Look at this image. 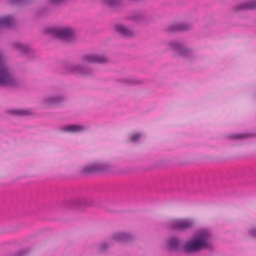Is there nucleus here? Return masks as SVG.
<instances>
[{"mask_svg":"<svg viewBox=\"0 0 256 256\" xmlns=\"http://www.w3.org/2000/svg\"><path fill=\"white\" fill-rule=\"evenodd\" d=\"M104 3L110 8H114L116 10L124 5V0H104Z\"/></svg>","mask_w":256,"mask_h":256,"instance_id":"nucleus-18","label":"nucleus"},{"mask_svg":"<svg viewBox=\"0 0 256 256\" xmlns=\"http://www.w3.org/2000/svg\"><path fill=\"white\" fill-rule=\"evenodd\" d=\"M171 230L186 232L192 230L194 226V220L189 218H180L171 220L168 224Z\"/></svg>","mask_w":256,"mask_h":256,"instance_id":"nucleus-5","label":"nucleus"},{"mask_svg":"<svg viewBox=\"0 0 256 256\" xmlns=\"http://www.w3.org/2000/svg\"><path fill=\"white\" fill-rule=\"evenodd\" d=\"M84 130L85 127L84 126L76 124H69L60 128V130L62 132L70 133L78 132Z\"/></svg>","mask_w":256,"mask_h":256,"instance_id":"nucleus-16","label":"nucleus"},{"mask_svg":"<svg viewBox=\"0 0 256 256\" xmlns=\"http://www.w3.org/2000/svg\"><path fill=\"white\" fill-rule=\"evenodd\" d=\"M127 19L140 24H146L152 19V14L144 10L134 12L127 17Z\"/></svg>","mask_w":256,"mask_h":256,"instance_id":"nucleus-8","label":"nucleus"},{"mask_svg":"<svg viewBox=\"0 0 256 256\" xmlns=\"http://www.w3.org/2000/svg\"><path fill=\"white\" fill-rule=\"evenodd\" d=\"M110 246V242H106L103 244L102 246L99 248L98 250L100 252H106L108 248H109Z\"/></svg>","mask_w":256,"mask_h":256,"instance_id":"nucleus-26","label":"nucleus"},{"mask_svg":"<svg viewBox=\"0 0 256 256\" xmlns=\"http://www.w3.org/2000/svg\"><path fill=\"white\" fill-rule=\"evenodd\" d=\"M250 134H232L228 136V138L232 140H240L250 137Z\"/></svg>","mask_w":256,"mask_h":256,"instance_id":"nucleus-24","label":"nucleus"},{"mask_svg":"<svg viewBox=\"0 0 256 256\" xmlns=\"http://www.w3.org/2000/svg\"><path fill=\"white\" fill-rule=\"evenodd\" d=\"M256 9V1L248 2L242 3L234 8L236 12L242 10H253Z\"/></svg>","mask_w":256,"mask_h":256,"instance_id":"nucleus-17","label":"nucleus"},{"mask_svg":"<svg viewBox=\"0 0 256 256\" xmlns=\"http://www.w3.org/2000/svg\"><path fill=\"white\" fill-rule=\"evenodd\" d=\"M140 137V134H136L132 136L131 138V141L132 142H136Z\"/></svg>","mask_w":256,"mask_h":256,"instance_id":"nucleus-27","label":"nucleus"},{"mask_svg":"<svg viewBox=\"0 0 256 256\" xmlns=\"http://www.w3.org/2000/svg\"><path fill=\"white\" fill-rule=\"evenodd\" d=\"M34 2V0H8V4L10 6L19 5L20 6H28Z\"/></svg>","mask_w":256,"mask_h":256,"instance_id":"nucleus-20","label":"nucleus"},{"mask_svg":"<svg viewBox=\"0 0 256 256\" xmlns=\"http://www.w3.org/2000/svg\"><path fill=\"white\" fill-rule=\"evenodd\" d=\"M64 70L68 74H78L83 76L92 74L93 70L88 66L82 64H72L68 62L62 64Z\"/></svg>","mask_w":256,"mask_h":256,"instance_id":"nucleus-6","label":"nucleus"},{"mask_svg":"<svg viewBox=\"0 0 256 256\" xmlns=\"http://www.w3.org/2000/svg\"><path fill=\"white\" fill-rule=\"evenodd\" d=\"M190 24L186 23H179L167 26L164 30L168 34L182 32L190 30Z\"/></svg>","mask_w":256,"mask_h":256,"instance_id":"nucleus-11","label":"nucleus"},{"mask_svg":"<svg viewBox=\"0 0 256 256\" xmlns=\"http://www.w3.org/2000/svg\"><path fill=\"white\" fill-rule=\"evenodd\" d=\"M50 8L49 6H46L38 8L36 12V16L38 17H44L47 16L50 12Z\"/></svg>","mask_w":256,"mask_h":256,"instance_id":"nucleus-21","label":"nucleus"},{"mask_svg":"<svg viewBox=\"0 0 256 256\" xmlns=\"http://www.w3.org/2000/svg\"><path fill=\"white\" fill-rule=\"evenodd\" d=\"M171 50L178 56L187 58H193V52L182 42L174 41L169 42Z\"/></svg>","mask_w":256,"mask_h":256,"instance_id":"nucleus-7","label":"nucleus"},{"mask_svg":"<svg viewBox=\"0 0 256 256\" xmlns=\"http://www.w3.org/2000/svg\"><path fill=\"white\" fill-rule=\"evenodd\" d=\"M122 84L128 86L131 85H136L140 84V81L136 80L134 78H126L120 80Z\"/></svg>","mask_w":256,"mask_h":256,"instance_id":"nucleus-23","label":"nucleus"},{"mask_svg":"<svg viewBox=\"0 0 256 256\" xmlns=\"http://www.w3.org/2000/svg\"><path fill=\"white\" fill-rule=\"evenodd\" d=\"M92 204H95L89 198H78L57 203V205L62 208L74 209L78 210H82Z\"/></svg>","mask_w":256,"mask_h":256,"instance_id":"nucleus-3","label":"nucleus"},{"mask_svg":"<svg viewBox=\"0 0 256 256\" xmlns=\"http://www.w3.org/2000/svg\"><path fill=\"white\" fill-rule=\"evenodd\" d=\"M28 248H24L19 250L12 256H26L28 252Z\"/></svg>","mask_w":256,"mask_h":256,"instance_id":"nucleus-25","label":"nucleus"},{"mask_svg":"<svg viewBox=\"0 0 256 256\" xmlns=\"http://www.w3.org/2000/svg\"><path fill=\"white\" fill-rule=\"evenodd\" d=\"M82 60L83 62L88 63L104 64L107 62L106 57L98 54H86L82 56Z\"/></svg>","mask_w":256,"mask_h":256,"instance_id":"nucleus-10","label":"nucleus"},{"mask_svg":"<svg viewBox=\"0 0 256 256\" xmlns=\"http://www.w3.org/2000/svg\"><path fill=\"white\" fill-rule=\"evenodd\" d=\"M10 114L18 116H27L32 114L28 110L22 109L12 110L10 111Z\"/></svg>","mask_w":256,"mask_h":256,"instance_id":"nucleus-22","label":"nucleus"},{"mask_svg":"<svg viewBox=\"0 0 256 256\" xmlns=\"http://www.w3.org/2000/svg\"><path fill=\"white\" fill-rule=\"evenodd\" d=\"M108 166L106 164H92L83 168L81 170V173L86 176L98 172H104L108 171Z\"/></svg>","mask_w":256,"mask_h":256,"instance_id":"nucleus-9","label":"nucleus"},{"mask_svg":"<svg viewBox=\"0 0 256 256\" xmlns=\"http://www.w3.org/2000/svg\"><path fill=\"white\" fill-rule=\"evenodd\" d=\"M44 32L68 43L74 42L76 40L74 30L69 27L48 28L44 30Z\"/></svg>","mask_w":256,"mask_h":256,"instance_id":"nucleus-4","label":"nucleus"},{"mask_svg":"<svg viewBox=\"0 0 256 256\" xmlns=\"http://www.w3.org/2000/svg\"><path fill=\"white\" fill-rule=\"evenodd\" d=\"M112 239L118 242L125 243L132 241L134 236L130 233L119 232L114 234L112 236Z\"/></svg>","mask_w":256,"mask_h":256,"instance_id":"nucleus-14","label":"nucleus"},{"mask_svg":"<svg viewBox=\"0 0 256 256\" xmlns=\"http://www.w3.org/2000/svg\"><path fill=\"white\" fill-rule=\"evenodd\" d=\"M114 30L118 34L124 38H130L134 35L132 30L122 24H115Z\"/></svg>","mask_w":256,"mask_h":256,"instance_id":"nucleus-13","label":"nucleus"},{"mask_svg":"<svg viewBox=\"0 0 256 256\" xmlns=\"http://www.w3.org/2000/svg\"><path fill=\"white\" fill-rule=\"evenodd\" d=\"M13 47L16 49L21 54L26 56L31 52V49L26 44L18 42H12Z\"/></svg>","mask_w":256,"mask_h":256,"instance_id":"nucleus-15","label":"nucleus"},{"mask_svg":"<svg viewBox=\"0 0 256 256\" xmlns=\"http://www.w3.org/2000/svg\"><path fill=\"white\" fill-rule=\"evenodd\" d=\"M168 247L172 250H178L180 246V241L177 236H172L168 241Z\"/></svg>","mask_w":256,"mask_h":256,"instance_id":"nucleus-19","label":"nucleus"},{"mask_svg":"<svg viewBox=\"0 0 256 256\" xmlns=\"http://www.w3.org/2000/svg\"><path fill=\"white\" fill-rule=\"evenodd\" d=\"M66 100V97L64 95H58L48 97L44 100V104L46 106H59Z\"/></svg>","mask_w":256,"mask_h":256,"instance_id":"nucleus-12","label":"nucleus"},{"mask_svg":"<svg viewBox=\"0 0 256 256\" xmlns=\"http://www.w3.org/2000/svg\"><path fill=\"white\" fill-rule=\"evenodd\" d=\"M212 237V233L208 228L198 230L192 238L185 242L183 250L187 254H195L205 249L210 250Z\"/></svg>","mask_w":256,"mask_h":256,"instance_id":"nucleus-1","label":"nucleus"},{"mask_svg":"<svg viewBox=\"0 0 256 256\" xmlns=\"http://www.w3.org/2000/svg\"><path fill=\"white\" fill-rule=\"evenodd\" d=\"M249 234L252 237L256 238V228H253L250 230Z\"/></svg>","mask_w":256,"mask_h":256,"instance_id":"nucleus-28","label":"nucleus"},{"mask_svg":"<svg viewBox=\"0 0 256 256\" xmlns=\"http://www.w3.org/2000/svg\"><path fill=\"white\" fill-rule=\"evenodd\" d=\"M102 204V206L104 208H106V206H104V204Z\"/></svg>","mask_w":256,"mask_h":256,"instance_id":"nucleus-29","label":"nucleus"},{"mask_svg":"<svg viewBox=\"0 0 256 256\" xmlns=\"http://www.w3.org/2000/svg\"><path fill=\"white\" fill-rule=\"evenodd\" d=\"M19 86L18 80L12 74L10 67L4 63L3 56L0 52V87L16 88Z\"/></svg>","mask_w":256,"mask_h":256,"instance_id":"nucleus-2","label":"nucleus"}]
</instances>
